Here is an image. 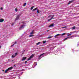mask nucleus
I'll return each instance as SVG.
<instances>
[{
	"label": "nucleus",
	"mask_w": 79,
	"mask_h": 79,
	"mask_svg": "<svg viewBox=\"0 0 79 79\" xmlns=\"http://www.w3.org/2000/svg\"><path fill=\"white\" fill-rule=\"evenodd\" d=\"M1 10H3V8L2 7L1 8Z\"/></svg>",
	"instance_id": "nucleus-34"
},
{
	"label": "nucleus",
	"mask_w": 79,
	"mask_h": 79,
	"mask_svg": "<svg viewBox=\"0 0 79 79\" xmlns=\"http://www.w3.org/2000/svg\"><path fill=\"white\" fill-rule=\"evenodd\" d=\"M54 23H52V25H50V26H49V27H53V26H54Z\"/></svg>",
	"instance_id": "nucleus-7"
},
{
	"label": "nucleus",
	"mask_w": 79,
	"mask_h": 79,
	"mask_svg": "<svg viewBox=\"0 0 79 79\" xmlns=\"http://www.w3.org/2000/svg\"><path fill=\"white\" fill-rule=\"evenodd\" d=\"M56 35H55L54 36V37H56Z\"/></svg>",
	"instance_id": "nucleus-46"
},
{
	"label": "nucleus",
	"mask_w": 79,
	"mask_h": 79,
	"mask_svg": "<svg viewBox=\"0 0 79 79\" xmlns=\"http://www.w3.org/2000/svg\"><path fill=\"white\" fill-rule=\"evenodd\" d=\"M33 36H34V35H29V36L30 37H33Z\"/></svg>",
	"instance_id": "nucleus-22"
},
{
	"label": "nucleus",
	"mask_w": 79,
	"mask_h": 79,
	"mask_svg": "<svg viewBox=\"0 0 79 79\" xmlns=\"http://www.w3.org/2000/svg\"><path fill=\"white\" fill-rule=\"evenodd\" d=\"M12 68H13V67H10V68H9L8 69V70L9 71V70H10H10H11V69H12Z\"/></svg>",
	"instance_id": "nucleus-10"
},
{
	"label": "nucleus",
	"mask_w": 79,
	"mask_h": 79,
	"mask_svg": "<svg viewBox=\"0 0 79 79\" xmlns=\"http://www.w3.org/2000/svg\"><path fill=\"white\" fill-rule=\"evenodd\" d=\"M72 29H76V27L74 26L72 27Z\"/></svg>",
	"instance_id": "nucleus-16"
},
{
	"label": "nucleus",
	"mask_w": 79,
	"mask_h": 79,
	"mask_svg": "<svg viewBox=\"0 0 79 79\" xmlns=\"http://www.w3.org/2000/svg\"><path fill=\"white\" fill-rule=\"evenodd\" d=\"M74 32H77V31H74Z\"/></svg>",
	"instance_id": "nucleus-41"
},
{
	"label": "nucleus",
	"mask_w": 79,
	"mask_h": 79,
	"mask_svg": "<svg viewBox=\"0 0 79 79\" xmlns=\"http://www.w3.org/2000/svg\"><path fill=\"white\" fill-rule=\"evenodd\" d=\"M74 37V35L71 36L69 37L70 39H73V37Z\"/></svg>",
	"instance_id": "nucleus-13"
},
{
	"label": "nucleus",
	"mask_w": 79,
	"mask_h": 79,
	"mask_svg": "<svg viewBox=\"0 0 79 79\" xmlns=\"http://www.w3.org/2000/svg\"><path fill=\"white\" fill-rule=\"evenodd\" d=\"M15 11H16V12H17V11H18L17 10V9H15Z\"/></svg>",
	"instance_id": "nucleus-31"
},
{
	"label": "nucleus",
	"mask_w": 79,
	"mask_h": 79,
	"mask_svg": "<svg viewBox=\"0 0 79 79\" xmlns=\"http://www.w3.org/2000/svg\"><path fill=\"white\" fill-rule=\"evenodd\" d=\"M37 13H39V10H38V9L37 10Z\"/></svg>",
	"instance_id": "nucleus-32"
},
{
	"label": "nucleus",
	"mask_w": 79,
	"mask_h": 79,
	"mask_svg": "<svg viewBox=\"0 0 79 79\" xmlns=\"http://www.w3.org/2000/svg\"><path fill=\"white\" fill-rule=\"evenodd\" d=\"M43 44H45V43H46L47 42V41H44L43 42Z\"/></svg>",
	"instance_id": "nucleus-28"
},
{
	"label": "nucleus",
	"mask_w": 79,
	"mask_h": 79,
	"mask_svg": "<svg viewBox=\"0 0 79 79\" xmlns=\"http://www.w3.org/2000/svg\"><path fill=\"white\" fill-rule=\"evenodd\" d=\"M2 71H3V72H5V70H2Z\"/></svg>",
	"instance_id": "nucleus-42"
},
{
	"label": "nucleus",
	"mask_w": 79,
	"mask_h": 79,
	"mask_svg": "<svg viewBox=\"0 0 79 79\" xmlns=\"http://www.w3.org/2000/svg\"><path fill=\"white\" fill-rule=\"evenodd\" d=\"M14 45H15V44H14L13 45H11V47H13V46H14Z\"/></svg>",
	"instance_id": "nucleus-35"
},
{
	"label": "nucleus",
	"mask_w": 79,
	"mask_h": 79,
	"mask_svg": "<svg viewBox=\"0 0 79 79\" xmlns=\"http://www.w3.org/2000/svg\"><path fill=\"white\" fill-rule=\"evenodd\" d=\"M27 58V57H23V58L22 59V61H24L25 60H26Z\"/></svg>",
	"instance_id": "nucleus-5"
},
{
	"label": "nucleus",
	"mask_w": 79,
	"mask_h": 79,
	"mask_svg": "<svg viewBox=\"0 0 79 79\" xmlns=\"http://www.w3.org/2000/svg\"><path fill=\"white\" fill-rule=\"evenodd\" d=\"M50 17H51V15H50L48 16V18H50Z\"/></svg>",
	"instance_id": "nucleus-38"
},
{
	"label": "nucleus",
	"mask_w": 79,
	"mask_h": 79,
	"mask_svg": "<svg viewBox=\"0 0 79 79\" xmlns=\"http://www.w3.org/2000/svg\"><path fill=\"white\" fill-rule=\"evenodd\" d=\"M16 66V65H14V66Z\"/></svg>",
	"instance_id": "nucleus-45"
},
{
	"label": "nucleus",
	"mask_w": 79,
	"mask_h": 79,
	"mask_svg": "<svg viewBox=\"0 0 79 79\" xmlns=\"http://www.w3.org/2000/svg\"><path fill=\"white\" fill-rule=\"evenodd\" d=\"M34 56V54H32L30 57L28 59L27 61H29V60H31V58H32V57H33V56Z\"/></svg>",
	"instance_id": "nucleus-2"
},
{
	"label": "nucleus",
	"mask_w": 79,
	"mask_h": 79,
	"mask_svg": "<svg viewBox=\"0 0 79 79\" xmlns=\"http://www.w3.org/2000/svg\"><path fill=\"white\" fill-rule=\"evenodd\" d=\"M24 27H25V25H22L20 27H19V30H21V29H23V28H24Z\"/></svg>",
	"instance_id": "nucleus-3"
},
{
	"label": "nucleus",
	"mask_w": 79,
	"mask_h": 79,
	"mask_svg": "<svg viewBox=\"0 0 79 79\" xmlns=\"http://www.w3.org/2000/svg\"><path fill=\"white\" fill-rule=\"evenodd\" d=\"M68 5H69V3H68Z\"/></svg>",
	"instance_id": "nucleus-40"
},
{
	"label": "nucleus",
	"mask_w": 79,
	"mask_h": 79,
	"mask_svg": "<svg viewBox=\"0 0 79 79\" xmlns=\"http://www.w3.org/2000/svg\"><path fill=\"white\" fill-rule=\"evenodd\" d=\"M75 32V31H73L72 32H70V34H69V35H71V34H74V33Z\"/></svg>",
	"instance_id": "nucleus-8"
},
{
	"label": "nucleus",
	"mask_w": 79,
	"mask_h": 79,
	"mask_svg": "<svg viewBox=\"0 0 79 79\" xmlns=\"http://www.w3.org/2000/svg\"><path fill=\"white\" fill-rule=\"evenodd\" d=\"M66 27H62V29H64V28H66Z\"/></svg>",
	"instance_id": "nucleus-27"
},
{
	"label": "nucleus",
	"mask_w": 79,
	"mask_h": 79,
	"mask_svg": "<svg viewBox=\"0 0 79 79\" xmlns=\"http://www.w3.org/2000/svg\"><path fill=\"white\" fill-rule=\"evenodd\" d=\"M14 24L12 23V26H13Z\"/></svg>",
	"instance_id": "nucleus-39"
},
{
	"label": "nucleus",
	"mask_w": 79,
	"mask_h": 79,
	"mask_svg": "<svg viewBox=\"0 0 79 79\" xmlns=\"http://www.w3.org/2000/svg\"><path fill=\"white\" fill-rule=\"evenodd\" d=\"M9 70H8V69H6L5 71V73H7V72H8V71H9Z\"/></svg>",
	"instance_id": "nucleus-12"
},
{
	"label": "nucleus",
	"mask_w": 79,
	"mask_h": 79,
	"mask_svg": "<svg viewBox=\"0 0 79 79\" xmlns=\"http://www.w3.org/2000/svg\"><path fill=\"white\" fill-rule=\"evenodd\" d=\"M39 49H40V50H43V48H39Z\"/></svg>",
	"instance_id": "nucleus-29"
},
{
	"label": "nucleus",
	"mask_w": 79,
	"mask_h": 79,
	"mask_svg": "<svg viewBox=\"0 0 79 79\" xmlns=\"http://www.w3.org/2000/svg\"><path fill=\"white\" fill-rule=\"evenodd\" d=\"M65 34L66 33H64L62 34H61L62 36H63V35H65Z\"/></svg>",
	"instance_id": "nucleus-21"
},
{
	"label": "nucleus",
	"mask_w": 79,
	"mask_h": 79,
	"mask_svg": "<svg viewBox=\"0 0 79 79\" xmlns=\"http://www.w3.org/2000/svg\"><path fill=\"white\" fill-rule=\"evenodd\" d=\"M68 36H69V34H68V35H67Z\"/></svg>",
	"instance_id": "nucleus-44"
},
{
	"label": "nucleus",
	"mask_w": 79,
	"mask_h": 79,
	"mask_svg": "<svg viewBox=\"0 0 79 79\" xmlns=\"http://www.w3.org/2000/svg\"><path fill=\"white\" fill-rule=\"evenodd\" d=\"M17 43V42H15V43L14 44V45H15V44H16Z\"/></svg>",
	"instance_id": "nucleus-36"
},
{
	"label": "nucleus",
	"mask_w": 79,
	"mask_h": 79,
	"mask_svg": "<svg viewBox=\"0 0 79 79\" xmlns=\"http://www.w3.org/2000/svg\"><path fill=\"white\" fill-rule=\"evenodd\" d=\"M53 17H54V15H53L52 17H51V18L50 19H49L48 20V21H51V20L52 19H53Z\"/></svg>",
	"instance_id": "nucleus-6"
},
{
	"label": "nucleus",
	"mask_w": 79,
	"mask_h": 79,
	"mask_svg": "<svg viewBox=\"0 0 79 79\" xmlns=\"http://www.w3.org/2000/svg\"><path fill=\"white\" fill-rule=\"evenodd\" d=\"M27 63V61H26L25 62V64H26V63Z\"/></svg>",
	"instance_id": "nucleus-33"
},
{
	"label": "nucleus",
	"mask_w": 79,
	"mask_h": 79,
	"mask_svg": "<svg viewBox=\"0 0 79 79\" xmlns=\"http://www.w3.org/2000/svg\"><path fill=\"white\" fill-rule=\"evenodd\" d=\"M20 16H21L20 14H19L16 17L15 19V21H16L17 20H18L19 19V18L20 17Z\"/></svg>",
	"instance_id": "nucleus-1"
},
{
	"label": "nucleus",
	"mask_w": 79,
	"mask_h": 79,
	"mask_svg": "<svg viewBox=\"0 0 79 79\" xmlns=\"http://www.w3.org/2000/svg\"><path fill=\"white\" fill-rule=\"evenodd\" d=\"M48 31H49V30H47V32H48Z\"/></svg>",
	"instance_id": "nucleus-43"
},
{
	"label": "nucleus",
	"mask_w": 79,
	"mask_h": 79,
	"mask_svg": "<svg viewBox=\"0 0 79 79\" xmlns=\"http://www.w3.org/2000/svg\"><path fill=\"white\" fill-rule=\"evenodd\" d=\"M60 35V34H58L57 35H56V36H57V35Z\"/></svg>",
	"instance_id": "nucleus-37"
},
{
	"label": "nucleus",
	"mask_w": 79,
	"mask_h": 79,
	"mask_svg": "<svg viewBox=\"0 0 79 79\" xmlns=\"http://www.w3.org/2000/svg\"><path fill=\"white\" fill-rule=\"evenodd\" d=\"M33 32H34V31H32L31 32L30 34H31V35L32 34H33L34 33Z\"/></svg>",
	"instance_id": "nucleus-18"
},
{
	"label": "nucleus",
	"mask_w": 79,
	"mask_h": 79,
	"mask_svg": "<svg viewBox=\"0 0 79 79\" xmlns=\"http://www.w3.org/2000/svg\"><path fill=\"white\" fill-rule=\"evenodd\" d=\"M52 37V36H49L48 38H47V39H51Z\"/></svg>",
	"instance_id": "nucleus-23"
},
{
	"label": "nucleus",
	"mask_w": 79,
	"mask_h": 79,
	"mask_svg": "<svg viewBox=\"0 0 79 79\" xmlns=\"http://www.w3.org/2000/svg\"><path fill=\"white\" fill-rule=\"evenodd\" d=\"M18 55V53H15V55H13L12 56V58H15V56H16Z\"/></svg>",
	"instance_id": "nucleus-4"
},
{
	"label": "nucleus",
	"mask_w": 79,
	"mask_h": 79,
	"mask_svg": "<svg viewBox=\"0 0 79 79\" xmlns=\"http://www.w3.org/2000/svg\"><path fill=\"white\" fill-rule=\"evenodd\" d=\"M21 23H22V24H26V23L24 22H22Z\"/></svg>",
	"instance_id": "nucleus-26"
},
{
	"label": "nucleus",
	"mask_w": 79,
	"mask_h": 79,
	"mask_svg": "<svg viewBox=\"0 0 79 79\" xmlns=\"http://www.w3.org/2000/svg\"><path fill=\"white\" fill-rule=\"evenodd\" d=\"M34 64H35V65H37V63L36 62H35L34 63Z\"/></svg>",
	"instance_id": "nucleus-30"
},
{
	"label": "nucleus",
	"mask_w": 79,
	"mask_h": 79,
	"mask_svg": "<svg viewBox=\"0 0 79 79\" xmlns=\"http://www.w3.org/2000/svg\"><path fill=\"white\" fill-rule=\"evenodd\" d=\"M69 37H67V38H66L64 40V41H65V40H66L67 39H69Z\"/></svg>",
	"instance_id": "nucleus-14"
},
{
	"label": "nucleus",
	"mask_w": 79,
	"mask_h": 79,
	"mask_svg": "<svg viewBox=\"0 0 79 79\" xmlns=\"http://www.w3.org/2000/svg\"><path fill=\"white\" fill-rule=\"evenodd\" d=\"M53 48H55V47H51V50H52V49L53 50Z\"/></svg>",
	"instance_id": "nucleus-19"
},
{
	"label": "nucleus",
	"mask_w": 79,
	"mask_h": 79,
	"mask_svg": "<svg viewBox=\"0 0 79 79\" xmlns=\"http://www.w3.org/2000/svg\"><path fill=\"white\" fill-rule=\"evenodd\" d=\"M0 48H1V46H0Z\"/></svg>",
	"instance_id": "nucleus-47"
},
{
	"label": "nucleus",
	"mask_w": 79,
	"mask_h": 79,
	"mask_svg": "<svg viewBox=\"0 0 79 79\" xmlns=\"http://www.w3.org/2000/svg\"><path fill=\"white\" fill-rule=\"evenodd\" d=\"M37 10V8H35L34 9H33L32 11H35V10Z\"/></svg>",
	"instance_id": "nucleus-15"
},
{
	"label": "nucleus",
	"mask_w": 79,
	"mask_h": 79,
	"mask_svg": "<svg viewBox=\"0 0 79 79\" xmlns=\"http://www.w3.org/2000/svg\"><path fill=\"white\" fill-rule=\"evenodd\" d=\"M26 3H25L24 4H23V6H26Z\"/></svg>",
	"instance_id": "nucleus-25"
},
{
	"label": "nucleus",
	"mask_w": 79,
	"mask_h": 79,
	"mask_svg": "<svg viewBox=\"0 0 79 79\" xmlns=\"http://www.w3.org/2000/svg\"><path fill=\"white\" fill-rule=\"evenodd\" d=\"M40 44V42H39L36 43V45H39V44Z\"/></svg>",
	"instance_id": "nucleus-17"
},
{
	"label": "nucleus",
	"mask_w": 79,
	"mask_h": 79,
	"mask_svg": "<svg viewBox=\"0 0 79 79\" xmlns=\"http://www.w3.org/2000/svg\"><path fill=\"white\" fill-rule=\"evenodd\" d=\"M24 51H25V50H24Z\"/></svg>",
	"instance_id": "nucleus-48"
},
{
	"label": "nucleus",
	"mask_w": 79,
	"mask_h": 79,
	"mask_svg": "<svg viewBox=\"0 0 79 79\" xmlns=\"http://www.w3.org/2000/svg\"><path fill=\"white\" fill-rule=\"evenodd\" d=\"M3 21H4V20L2 19H0V23H2Z\"/></svg>",
	"instance_id": "nucleus-9"
},
{
	"label": "nucleus",
	"mask_w": 79,
	"mask_h": 79,
	"mask_svg": "<svg viewBox=\"0 0 79 79\" xmlns=\"http://www.w3.org/2000/svg\"><path fill=\"white\" fill-rule=\"evenodd\" d=\"M44 54V53H43L41 54L39 56V59H40V58L41 56H42V55H43Z\"/></svg>",
	"instance_id": "nucleus-11"
},
{
	"label": "nucleus",
	"mask_w": 79,
	"mask_h": 79,
	"mask_svg": "<svg viewBox=\"0 0 79 79\" xmlns=\"http://www.w3.org/2000/svg\"><path fill=\"white\" fill-rule=\"evenodd\" d=\"M73 1H74V0H72V1H69V3L70 4L71 3H72V2H73Z\"/></svg>",
	"instance_id": "nucleus-20"
},
{
	"label": "nucleus",
	"mask_w": 79,
	"mask_h": 79,
	"mask_svg": "<svg viewBox=\"0 0 79 79\" xmlns=\"http://www.w3.org/2000/svg\"><path fill=\"white\" fill-rule=\"evenodd\" d=\"M34 8V6H33L31 8V10H32V9H33V8Z\"/></svg>",
	"instance_id": "nucleus-24"
}]
</instances>
